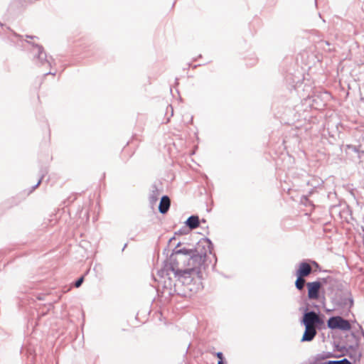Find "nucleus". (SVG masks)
<instances>
[{
	"instance_id": "22",
	"label": "nucleus",
	"mask_w": 364,
	"mask_h": 364,
	"mask_svg": "<svg viewBox=\"0 0 364 364\" xmlns=\"http://www.w3.org/2000/svg\"><path fill=\"white\" fill-rule=\"evenodd\" d=\"M26 37L27 38H31V39H35V38H37V37H36V36H28V35H26Z\"/></svg>"
},
{
	"instance_id": "14",
	"label": "nucleus",
	"mask_w": 364,
	"mask_h": 364,
	"mask_svg": "<svg viewBox=\"0 0 364 364\" xmlns=\"http://www.w3.org/2000/svg\"><path fill=\"white\" fill-rule=\"evenodd\" d=\"M186 225L191 229L194 230L200 225V220L198 215H191L186 221Z\"/></svg>"
},
{
	"instance_id": "4",
	"label": "nucleus",
	"mask_w": 364,
	"mask_h": 364,
	"mask_svg": "<svg viewBox=\"0 0 364 364\" xmlns=\"http://www.w3.org/2000/svg\"><path fill=\"white\" fill-rule=\"evenodd\" d=\"M301 323L304 326H311L321 329L324 325V321L318 314L313 310L309 311L306 307L304 311V314Z\"/></svg>"
},
{
	"instance_id": "15",
	"label": "nucleus",
	"mask_w": 364,
	"mask_h": 364,
	"mask_svg": "<svg viewBox=\"0 0 364 364\" xmlns=\"http://www.w3.org/2000/svg\"><path fill=\"white\" fill-rule=\"evenodd\" d=\"M170 272H171V268L169 267V262L167 259L164 262V265L163 268L157 271V275L161 278H165L167 277L168 279H171L169 275Z\"/></svg>"
},
{
	"instance_id": "18",
	"label": "nucleus",
	"mask_w": 364,
	"mask_h": 364,
	"mask_svg": "<svg viewBox=\"0 0 364 364\" xmlns=\"http://www.w3.org/2000/svg\"><path fill=\"white\" fill-rule=\"evenodd\" d=\"M47 173H48V170H47L46 168H45L44 169H42L41 171V178L38 180V181L37 182V183L32 187V189H31V192H32L33 191H34L36 188H38L39 186V185L41 184L43 178H44L45 175Z\"/></svg>"
},
{
	"instance_id": "26",
	"label": "nucleus",
	"mask_w": 364,
	"mask_h": 364,
	"mask_svg": "<svg viewBox=\"0 0 364 364\" xmlns=\"http://www.w3.org/2000/svg\"><path fill=\"white\" fill-rule=\"evenodd\" d=\"M44 75H55V73H51V72L50 71V72H48V73H46Z\"/></svg>"
},
{
	"instance_id": "5",
	"label": "nucleus",
	"mask_w": 364,
	"mask_h": 364,
	"mask_svg": "<svg viewBox=\"0 0 364 364\" xmlns=\"http://www.w3.org/2000/svg\"><path fill=\"white\" fill-rule=\"evenodd\" d=\"M362 345H364V331L361 326L358 325L357 330L346 336L341 348H349L350 346L360 347Z\"/></svg>"
},
{
	"instance_id": "25",
	"label": "nucleus",
	"mask_w": 364,
	"mask_h": 364,
	"mask_svg": "<svg viewBox=\"0 0 364 364\" xmlns=\"http://www.w3.org/2000/svg\"><path fill=\"white\" fill-rule=\"evenodd\" d=\"M218 364H226L224 360H218Z\"/></svg>"
},
{
	"instance_id": "19",
	"label": "nucleus",
	"mask_w": 364,
	"mask_h": 364,
	"mask_svg": "<svg viewBox=\"0 0 364 364\" xmlns=\"http://www.w3.org/2000/svg\"><path fill=\"white\" fill-rule=\"evenodd\" d=\"M326 364H352L347 358H343L339 360H328Z\"/></svg>"
},
{
	"instance_id": "6",
	"label": "nucleus",
	"mask_w": 364,
	"mask_h": 364,
	"mask_svg": "<svg viewBox=\"0 0 364 364\" xmlns=\"http://www.w3.org/2000/svg\"><path fill=\"white\" fill-rule=\"evenodd\" d=\"M26 42L32 45L31 52L33 54V60L36 65L39 66L45 65L51 66V61L53 60V58L52 57L48 58L47 55L41 46L29 41Z\"/></svg>"
},
{
	"instance_id": "17",
	"label": "nucleus",
	"mask_w": 364,
	"mask_h": 364,
	"mask_svg": "<svg viewBox=\"0 0 364 364\" xmlns=\"http://www.w3.org/2000/svg\"><path fill=\"white\" fill-rule=\"evenodd\" d=\"M312 98H313L312 99V102H313L312 105L315 106V107L316 109L321 108V107L325 105L324 103H320V97H319V96L315 95V96H313Z\"/></svg>"
},
{
	"instance_id": "27",
	"label": "nucleus",
	"mask_w": 364,
	"mask_h": 364,
	"mask_svg": "<svg viewBox=\"0 0 364 364\" xmlns=\"http://www.w3.org/2000/svg\"><path fill=\"white\" fill-rule=\"evenodd\" d=\"M312 262L314 265L318 266V264L315 261H313Z\"/></svg>"
},
{
	"instance_id": "23",
	"label": "nucleus",
	"mask_w": 364,
	"mask_h": 364,
	"mask_svg": "<svg viewBox=\"0 0 364 364\" xmlns=\"http://www.w3.org/2000/svg\"><path fill=\"white\" fill-rule=\"evenodd\" d=\"M311 364H326V362H324L323 363H322L320 361H314V363H312Z\"/></svg>"
},
{
	"instance_id": "10",
	"label": "nucleus",
	"mask_w": 364,
	"mask_h": 364,
	"mask_svg": "<svg viewBox=\"0 0 364 364\" xmlns=\"http://www.w3.org/2000/svg\"><path fill=\"white\" fill-rule=\"evenodd\" d=\"M360 347H353L350 346L349 348H341V350L346 351V355H348L353 362L360 360L361 357V352L359 350Z\"/></svg>"
},
{
	"instance_id": "16",
	"label": "nucleus",
	"mask_w": 364,
	"mask_h": 364,
	"mask_svg": "<svg viewBox=\"0 0 364 364\" xmlns=\"http://www.w3.org/2000/svg\"><path fill=\"white\" fill-rule=\"evenodd\" d=\"M305 284H306L305 277H300L299 276H296V279L295 282V287L298 290H299V291L303 290L304 288Z\"/></svg>"
},
{
	"instance_id": "20",
	"label": "nucleus",
	"mask_w": 364,
	"mask_h": 364,
	"mask_svg": "<svg viewBox=\"0 0 364 364\" xmlns=\"http://www.w3.org/2000/svg\"><path fill=\"white\" fill-rule=\"evenodd\" d=\"M83 281H84V277H83V276H82V277H80V278H78V279L75 281V287H77V288L80 287L82 285V284Z\"/></svg>"
},
{
	"instance_id": "29",
	"label": "nucleus",
	"mask_w": 364,
	"mask_h": 364,
	"mask_svg": "<svg viewBox=\"0 0 364 364\" xmlns=\"http://www.w3.org/2000/svg\"><path fill=\"white\" fill-rule=\"evenodd\" d=\"M126 247H127V245H124V247H123L122 250H124V248H125Z\"/></svg>"
},
{
	"instance_id": "8",
	"label": "nucleus",
	"mask_w": 364,
	"mask_h": 364,
	"mask_svg": "<svg viewBox=\"0 0 364 364\" xmlns=\"http://www.w3.org/2000/svg\"><path fill=\"white\" fill-rule=\"evenodd\" d=\"M306 287L308 289V298L310 300H318L320 298V291L322 287V282L315 281L307 282Z\"/></svg>"
},
{
	"instance_id": "24",
	"label": "nucleus",
	"mask_w": 364,
	"mask_h": 364,
	"mask_svg": "<svg viewBox=\"0 0 364 364\" xmlns=\"http://www.w3.org/2000/svg\"><path fill=\"white\" fill-rule=\"evenodd\" d=\"M174 240H175V237H171V238H170V239H169V240H168V243H169V244H171Z\"/></svg>"
},
{
	"instance_id": "28",
	"label": "nucleus",
	"mask_w": 364,
	"mask_h": 364,
	"mask_svg": "<svg viewBox=\"0 0 364 364\" xmlns=\"http://www.w3.org/2000/svg\"><path fill=\"white\" fill-rule=\"evenodd\" d=\"M325 43H326V45H328V46H329V45H330V43H328V41H325Z\"/></svg>"
},
{
	"instance_id": "30",
	"label": "nucleus",
	"mask_w": 364,
	"mask_h": 364,
	"mask_svg": "<svg viewBox=\"0 0 364 364\" xmlns=\"http://www.w3.org/2000/svg\"><path fill=\"white\" fill-rule=\"evenodd\" d=\"M4 25L2 23H0V26H3Z\"/></svg>"
},
{
	"instance_id": "21",
	"label": "nucleus",
	"mask_w": 364,
	"mask_h": 364,
	"mask_svg": "<svg viewBox=\"0 0 364 364\" xmlns=\"http://www.w3.org/2000/svg\"><path fill=\"white\" fill-rule=\"evenodd\" d=\"M215 355L217 356V358L219 359V360H224V358H223V354L222 352H217L215 353Z\"/></svg>"
},
{
	"instance_id": "11",
	"label": "nucleus",
	"mask_w": 364,
	"mask_h": 364,
	"mask_svg": "<svg viewBox=\"0 0 364 364\" xmlns=\"http://www.w3.org/2000/svg\"><path fill=\"white\" fill-rule=\"evenodd\" d=\"M312 272L311 265L306 262L299 263V269L296 272V275L300 277H306Z\"/></svg>"
},
{
	"instance_id": "12",
	"label": "nucleus",
	"mask_w": 364,
	"mask_h": 364,
	"mask_svg": "<svg viewBox=\"0 0 364 364\" xmlns=\"http://www.w3.org/2000/svg\"><path fill=\"white\" fill-rule=\"evenodd\" d=\"M317 328L314 327L305 326V330L301 339V342L311 341L317 334Z\"/></svg>"
},
{
	"instance_id": "7",
	"label": "nucleus",
	"mask_w": 364,
	"mask_h": 364,
	"mask_svg": "<svg viewBox=\"0 0 364 364\" xmlns=\"http://www.w3.org/2000/svg\"><path fill=\"white\" fill-rule=\"evenodd\" d=\"M327 326L331 329L348 331L351 328L350 322L341 316H331L327 321Z\"/></svg>"
},
{
	"instance_id": "13",
	"label": "nucleus",
	"mask_w": 364,
	"mask_h": 364,
	"mask_svg": "<svg viewBox=\"0 0 364 364\" xmlns=\"http://www.w3.org/2000/svg\"><path fill=\"white\" fill-rule=\"evenodd\" d=\"M171 206V199L168 196H163L159 204V211L161 214H166Z\"/></svg>"
},
{
	"instance_id": "9",
	"label": "nucleus",
	"mask_w": 364,
	"mask_h": 364,
	"mask_svg": "<svg viewBox=\"0 0 364 364\" xmlns=\"http://www.w3.org/2000/svg\"><path fill=\"white\" fill-rule=\"evenodd\" d=\"M161 191L162 190L159 188L156 184H153L151 186L150 193L149 194V203L152 209H154Z\"/></svg>"
},
{
	"instance_id": "3",
	"label": "nucleus",
	"mask_w": 364,
	"mask_h": 364,
	"mask_svg": "<svg viewBox=\"0 0 364 364\" xmlns=\"http://www.w3.org/2000/svg\"><path fill=\"white\" fill-rule=\"evenodd\" d=\"M202 269H198L197 273L188 272L187 275L176 277L177 280L183 287V294L185 296H191L203 289Z\"/></svg>"
},
{
	"instance_id": "2",
	"label": "nucleus",
	"mask_w": 364,
	"mask_h": 364,
	"mask_svg": "<svg viewBox=\"0 0 364 364\" xmlns=\"http://www.w3.org/2000/svg\"><path fill=\"white\" fill-rule=\"evenodd\" d=\"M323 283L328 285L327 295L334 309L346 311L351 309L353 306L352 294L341 281L328 277L323 279Z\"/></svg>"
},
{
	"instance_id": "1",
	"label": "nucleus",
	"mask_w": 364,
	"mask_h": 364,
	"mask_svg": "<svg viewBox=\"0 0 364 364\" xmlns=\"http://www.w3.org/2000/svg\"><path fill=\"white\" fill-rule=\"evenodd\" d=\"M181 242L168 257L169 267L174 277L187 275L188 272L197 273L198 269H205V262L208 252H211L213 244L207 237L202 238L194 248L183 247L178 249Z\"/></svg>"
}]
</instances>
